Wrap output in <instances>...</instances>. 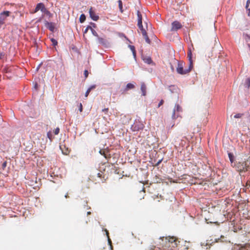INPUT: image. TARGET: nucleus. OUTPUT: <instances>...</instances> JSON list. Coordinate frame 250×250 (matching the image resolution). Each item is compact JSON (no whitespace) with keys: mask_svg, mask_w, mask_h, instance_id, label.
<instances>
[{"mask_svg":"<svg viewBox=\"0 0 250 250\" xmlns=\"http://www.w3.org/2000/svg\"><path fill=\"white\" fill-rule=\"evenodd\" d=\"M99 153L102 155H103L106 159H107V158L110 157L108 156L107 154L105 153V149H101L99 151Z\"/></svg>","mask_w":250,"mask_h":250,"instance_id":"obj_17","label":"nucleus"},{"mask_svg":"<svg viewBox=\"0 0 250 250\" xmlns=\"http://www.w3.org/2000/svg\"><path fill=\"white\" fill-rule=\"evenodd\" d=\"M98 42L99 43L102 44H106V41L105 39L102 38H100V37H98Z\"/></svg>","mask_w":250,"mask_h":250,"instance_id":"obj_18","label":"nucleus"},{"mask_svg":"<svg viewBox=\"0 0 250 250\" xmlns=\"http://www.w3.org/2000/svg\"><path fill=\"white\" fill-rule=\"evenodd\" d=\"M160 162H161V161H159V162L158 163L157 165L159 164Z\"/></svg>","mask_w":250,"mask_h":250,"instance_id":"obj_47","label":"nucleus"},{"mask_svg":"<svg viewBox=\"0 0 250 250\" xmlns=\"http://www.w3.org/2000/svg\"><path fill=\"white\" fill-rule=\"evenodd\" d=\"M84 76L86 78H87L88 77V72L87 70H85L84 71Z\"/></svg>","mask_w":250,"mask_h":250,"instance_id":"obj_32","label":"nucleus"},{"mask_svg":"<svg viewBox=\"0 0 250 250\" xmlns=\"http://www.w3.org/2000/svg\"><path fill=\"white\" fill-rule=\"evenodd\" d=\"M91 212H90V211H88V212H87V215H90V214H91Z\"/></svg>","mask_w":250,"mask_h":250,"instance_id":"obj_44","label":"nucleus"},{"mask_svg":"<svg viewBox=\"0 0 250 250\" xmlns=\"http://www.w3.org/2000/svg\"><path fill=\"white\" fill-rule=\"evenodd\" d=\"M68 197V196L67 194L65 195V198H67Z\"/></svg>","mask_w":250,"mask_h":250,"instance_id":"obj_45","label":"nucleus"},{"mask_svg":"<svg viewBox=\"0 0 250 250\" xmlns=\"http://www.w3.org/2000/svg\"><path fill=\"white\" fill-rule=\"evenodd\" d=\"M102 174L101 173H98L97 174V176H98V177H102Z\"/></svg>","mask_w":250,"mask_h":250,"instance_id":"obj_41","label":"nucleus"},{"mask_svg":"<svg viewBox=\"0 0 250 250\" xmlns=\"http://www.w3.org/2000/svg\"><path fill=\"white\" fill-rule=\"evenodd\" d=\"M243 37L247 42L250 41V35L247 34H243Z\"/></svg>","mask_w":250,"mask_h":250,"instance_id":"obj_21","label":"nucleus"},{"mask_svg":"<svg viewBox=\"0 0 250 250\" xmlns=\"http://www.w3.org/2000/svg\"><path fill=\"white\" fill-rule=\"evenodd\" d=\"M250 2V0H248L247 1L246 6V9L248 8V6H249V4Z\"/></svg>","mask_w":250,"mask_h":250,"instance_id":"obj_36","label":"nucleus"},{"mask_svg":"<svg viewBox=\"0 0 250 250\" xmlns=\"http://www.w3.org/2000/svg\"><path fill=\"white\" fill-rule=\"evenodd\" d=\"M188 57L189 60L190 67H193L192 61V52L190 49H189L188 52Z\"/></svg>","mask_w":250,"mask_h":250,"instance_id":"obj_11","label":"nucleus"},{"mask_svg":"<svg viewBox=\"0 0 250 250\" xmlns=\"http://www.w3.org/2000/svg\"><path fill=\"white\" fill-rule=\"evenodd\" d=\"M89 29L91 30L92 33L94 36L98 37V34L95 30H94L91 26H89Z\"/></svg>","mask_w":250,"mask_h":250,"instance_id":"obj_23","label":"nucleus"},{"mask_svg":"<svg viewBox=\"0 0 250 250\" xmlns=\"http://www.w3.org/2000/svg\"><path fill=\"white\" fill-rule=\"evenodd\" d=\"M109 109L108 108H104L102 110V111L104 112L105 114H107L108 112Z\"/></svg>","mask_w":250,"mask_h":250,"instance_id":"obj_30","label":"nucleus"},{"mask_svg":"<svg viewBox=\"0 0 250 250\" xmlns=\"http://www.w3.org/2000/svg\"><path fill=\"white\" fill-rule=\"evenodd\" d=\"M247 9L249 10L248 16H250V9L248 8Z\"/></svg>","mask_w":250,"mask_h":250,"instance_id":"obj_43","label":"nucleus"},{"mask_svg":"<svg viewBox=\"0 0 250 250\" xmlns=\"http://www.w3.org/2000/svg\"><path fill=\"white\" fill-rule=\"evenodd\" d=\"M137 21H138V24H141V23H142V15L141 13V12L138 10L137 11Z\"/></svg>","mask_w":250,"mask_h":250,"instance_id":"obj_12","label":"nucleus"},{"mask_svg":"<svg viewBox=\"0 0 250 250\" xmlns=\"http://www.w3.org/2000/svg\"><path fill=\"white\" fill-rule=\"evenodd\" d=\"M185 64V63L183 61L178 62L177 67L176 68V71L178 73L181 75H185L186 74H188L191 71L192 67H190L189 64L188 69H184V66Z\"/></svg>","mask_w":250,"mask_h":250,"instance_id":"obj_3","label":"nucleus"},{"mask_svg":"<svg viewBox=\"0 0 250 250\" xmlns=\"http://www.w3.org/2000/svg\"><path fill=\"white\" fill-rule=\"evenodd\" d=\"M95 87H96V86H95V85H92V86H91L89 88V89L90 90H91L92 89H94V88H95Z\"/></svg>","mask_w":250,"mask_h":250,"instance_id":"obj_38","label":"nucleus"},{"mask_svg":"<svg viewBox=\"0 0 250 250\" xmlns=\"http://www.w3.org/2000/svg\"><path fill=\"white\" fill-rule=\"evenodd\" d=\"M89 12L90 17L93 21H97L99 19V16L97 15L95 12L93 10L92 7L90 8Z\"/></svg>","mask_w":250,"mask_h":250,"instance_id":"obj_9","label":"nucleus"},{"mask_svg":"<svg viewBox=\"0 0 250 250\" xmlns=\"http://www.w3.org/2000/svg\"><path fill=\"white\" fill-rule=\"evenodd\" d=\"M60 132V128L57 127L54 131V133L55 135H58Z\"/></svg>","mask_w":250,"mask_h":250,"instance_id":"obj_28","label":"nucleus"},{"mask_svg":"<svg viewBox=\"0 0 250 250\" xmlns=\"http://www.w3.org/2000/svg\"><path fill=\"white\" fill-rule=\"evenodd\" d=\"M164 104V101L163 100H161V101L159 102L158 107H159L161 105H162Z\"/></svg>","mask_w":250,"mask_h":250,"instance_id":"obj_35","label":"nucleus"},{"mask_svg":"<svg viewBox=\"0 0 250 250\" xmlns=\"http://www.w3.org/2000/svg\"><path fill=\"white\" fill-rule=\"evenodd\" d=\"M182 112V108L181 106L178 104H175V107L173 109L172 118L173 119H175L179 116V113Z\"/></svg>","mask_w":250,"mask_h":250,"instance_id":"obj_5","label":"nucleus"},{"mask_svg":"<svg viewBox=\"0 0 250 250\" xmlns=\"http://www.w3.org/2000/svg\"><path fill=\"white\" fill-rule=\"evenodd\" d=\"M247 83L248 84V87L250 88V78H248L247 80Z\"/></svg>","mask_w":250,"mask_h":250,"instance_id":"obj_33","label":"nucleus"},{"mask_svg":"<svg viewBox=\"0 0 250 250\" xmlns=\"http://www.w3.org/2000/svg\"><path fill=\"white\" fill-rule=\"evenodd\" d=\"M47 137L49 139V140L51 141L53 139V136L51 132H48L47 134Z\"/></svg>","mask_w":250,"mask_h":250,"instance_id":"obj_26","label":"nucleus"},{"mask_svg":"<svg viewBox=\"0 0 250 250\" xmlns=\"http://www.w3.org/2000/svg\"><path fill=\"white\" fill-rule=\"evenodd\" d=\"M228 155H229V159L231 164V166H233L234 164V163H235L234 162V157L233 154L231 153H229Z\"/></svg>","mask_w":250,"mask_h":250,"instance_id":"obj_13","label":"nucleus"},{"mask_svg":"<svg viewBox=\"0 0 250 250\" xmlns=\"http://www.w3.org/2000/svg\"><path fill=\"white\" fill-rule=\"evenodd\" d=\"M247 185L250 187V180L247 182Z\"/></svg>","mask_w":250,"mask_h":250,"instance_id":"obj_42","label":"nucleus"},{"mask_svg":"<svg viewBox=\"0 0 250 250\" xmlns=\"http://www.w3.org/2000/svg\"><path fill=\"white\" fill-rule=\"evenodd\" d=\"M85 19H86L85 16L83 14L80 17V19H79L80 22L81 23H83L85 21Z\"/></svg>","mask_w":250,"mask_h":250,"instance_id":"obj_20","label":"nucleus"},{"mask_svg":"<svg viewBox=\"0 0 250 250\" xmlns=\"http://www.w3.org/2000/svg\"><path fill=\"white\" fill-rule=\"evenodd\" d=\"M5 56V54L3 52H0V59H2Z\"/></svg>","mask_w":250,"mask_h":250,"instance_id":"obj_29","label":"nucleus"},{"mask_svg":"<svg viewBox=\"0 0 250 250\" xmlns=\"http://www.w3.org/2000/svg\"><path fill=\"white\" fill-rule=\"evenodd\" d=\"M141 90L142 91V95L145 96L146 94V86L144 83H142L141 84Z\"/></svg>","mask_w":250,"mask_h":250,"instance_id":"obj_10","label":"nucleus"},{"mask_svg":"<svg viewBox=\"0 0 250 250\" xmlns=\"http://www.w3.org/2000/svg\"><path fill=\"white\" fill-rule=\"evenodd\" d=\"M144 127L143 124L140 122L136 121L131 126V129L132 131H138L142 130Z\"/></svg>","mask_w":250,"mask_h":250,"instance_id":"obj_4","label":"nucleus"},{"mask_svg":"<svg viewBox=\"0 0 250 250\" xmlns=\"http://www.w3.org/2000/svg\"><path fill=\"white\" fill-rule=\"evenodd\" d=\"M129 47H130L132 53H133V56L134 58L136 57V51H135V47L133 45H129Z\"/></svg>","mask_w":250,"mask_h":250,"instance_id":"obj_19","label":"nucleus"},{"mask_svg":"<svg viewBox=\"0 0 250 250\" xmlns=\"http://www.w3.org/2000/svg\"><path fill=\"white\" fill-rule=\"evenodd\" d=\"M46 27L48 28L51 31H53L55 29V26L52 22H47L46 23Z\"/></svg>","mask_w":250,"mask_h":250,"instance_id":"obj_14","label":"nucleus"},{"mask_svg":"<svg viewBox=\"0 0 250 250\" xmlns=\"http://www.w3.org/2000/svg\"><path fill=\"white\" fill-rule=\"evenodd\" d=\"M137 25L139 28V29L141 31V33L142 34V35L144 37L146 42L148 43H150V41L147 35V33L146 32V29L143 27V26L142 25V23H141V24H138Z\"/></svg>","mask_w":250,"mask_h":250,"instance_id":"obj_7","label":"nucleus"},{"mask_svg":"<svg viewBox=\"0 0 250 250\" xmlns=\"http://www.w3.org/2000/svg\"><path fill=\"white\" fill-rule=\"evenodd\" d=\"M240 173L250 171V157L246 161H237L232 166Z\"/></svg>","mask_w":250,"mask_h":250,"instance_id":"obj_2","label":"nucleus"},{"mask_svg":"<svg viewBox=\"0 0 250 250\" xmlns=\"http://www.w3.org/2000/svg\"><path fill=\"white\" fill-rule=\"evenodd\" d=\"M108 238V243L109 245L110 246V249L111 250H113V246L112 245V241L111 239L109 238V237H107Z\"/></svg>","mask_w":250,"mask_h":250,"instance_id":"obj_25","label":"nucleus"},{"mask_svg":"<svg viewBox=\"0 0 250 250\" xmlns=\"http://www.w3.org/2000/svg\"><path fill=\"white\" fill-rule=\"evenodd\" d=\"M134 88V84L132 83H129L127 84L126 87L125 89V91H127L129 89H133Z\"/></svg>","mask_w":250,"mask_h":250,"instance_id":"obj_16","label":"nucleus"},{"mask_svg":"<svg viewBox=\"0 0 250 250\" xmlns=\"http://www.w3.org/2000/svg\"><path fill=\"white\" fill-rule=\"evenodd\" d=\"M118 4H119V7L120 8V11L123 12V5H122V1L121 0H119L118 1Z\"/></svg>","mask_w":250,"mask_h":250,"instance_id":"obj_22","label":"nucleus"},{"mask_svg":"<svg viewBox=\"0 0 250 250\" xmlns=\"http://www.w3.org/2000/svg\"><path fill=\"white\" fill-rule=\"evenodd\" d=\"M171 25H172V27H171V31H176L178 29L181 28V27H182L181 23L180 22H179L178 21H173Z\"/></svg>","mask_w":250,"mask_h":250,"instance_id":"obj_8","label":"nucleus"},{"mask_svg":"<svg viewBox=\"0 0 250 250\" xmlns=\"http://www.w3.org/2000/svg\"><path fill=\"white\" fill-rule=\"evenodd\" d=\"M157 243V245L160 247L172 250L173 249L178 248L180 242L175 236H168L160 237Z\"/></svg>","mask_w":250,"mask_h":250,"instance_id":"obj_1","label":"nucleus"},{"mask_svg":"<svg viewBox=\"0 0 250 250\" xmlns=\"http://www.w3.org/2000/svg\"><path fill=\"white\" fill-rule=\"evenodd\" d=\"M244 115L243 113H237L234 116L235 118H241Z\"/></svg>","mask_w":250,"mask_h":250,"instance_id":"obj_24","label":"nucleus"},{"mask_svg":"<svg viewBox=\"0 0 250 250\" xmlns=\"http://www.w3.org/2000/svg\"><path fill=\"white\" fill-rule=\"evenodd\" d=\"M143 60L145 62L147 63V64H151L152 63V61L150 57H146L143 58Z\"/></svg>","mask_w":250,"mask_h":250,"instance_id":"obj_15","label":"nucleus"},{"mask_svg":"<svg viewBox=\"0 0 250 250\" xmlns=\"http://www.w3.org/2000/svg\"><path fill=\"white\" fill-rule=\"evenodd\" d=\"M51 41L52 42L53 45L55 46L57 45L58 42L55 39L52 38L51 39Z\"/></svg>","mask_w":250,"mask_h":250,"instance_id":"obj_27","label":"nucleus"},{"mask_svg":"<svg viewBox=\"0 0 250 250\" xmlns=\"http://www.w3.org/2000/svg\"><path fill=\"white\" fill-rule=\"evenodd\" d=\"M105 231L106 232V234L107 237H109V232L107 229H105Z\"/></svg>","mask_w":250,"mask_h":250,"instance_id":"obj_39","label":"nucleus"},{"mask_svg":"<svg viewBox=\"0 0 250 250\" xmlns=\"http://www.w3.org/2000/svg\"><path fill=\"white\" fill-rule=\"evenodd\" d=\"M89 26H88L85 28V30H84V33H86L87 32L88 30L89 29Z\"/></svg>","mask_w":250,"mask_h":250,"instance_id":"obj_37","label":"nucleus"},{"mask_svg":"<svg viewBox=\"0 0 250 250\" xmlns=\"http://www.w3.org/2000/svg\"><path fill=\"white\" fill-rule=\"evenodd\" d=\"M6 166V162H4V163H3V164H2V167H5Z\"/></svg>","mask_w":250,"mask_h":250,"instance_id":"obj_40","label":"nucleus"},{"mask_svg":"<svg viewBox=\"0 0 250 250\" xmlns=\"http://www.w3.org/2000/svg\"><path fill=\"white\" fill-rule=\"evenodd\" d=\"M90 91H91V90L89 88L87 90V91H86V92L85 93V97H87L88 96V95H89Z\"/></svg>","mask_w":250,"mask_h":250,"instance_id":"obj_31","label":"nucleus"},{"mask_svg":"<svg viewBox=\"0 0 250 250\" xmlns=\"http://www.w3.org/2000/svg\"><path fill=\"white\" fill-rule=\"evenodd\" d=\"M39 10H41L42 13L45 14H48L49 13V12L45 8L43 3H39L37 4L34 10V13H36Z\"/></svg>","mask_w":250,"mask_h":250,"instance_id":"obj_6","label":"nucleus"},{"mask_svg":"<svg viewBox=\"0 0 250 250\" xmlns=\"http://www.w3.org/2000/svg\"><path fill=\"white\" fill-rule=\"evenodd\" d=\"M35 87H37V84H36L35 86Z\"/></svg>","mask_w":250,"mask_h":250,"instance_id":"obj_46","label":"nucleus"},{"mask_svg":"<svg viewBox=\"0 0 250 250\" xmlns=\"http://www.w3.org/2000/svg\"><path fill=\"white\" fill-rule=\"evenodd\" d=\"M79 110L81 112L83 111V105L81 103L80 104Z\"/></svg>","mask_w":250,"mask_h":250,"instance_id":"obj_34","label":"nucleus"}]
</instances>
